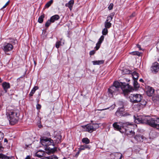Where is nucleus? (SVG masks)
<instances>
[{
  "label": "nucleus",
  "instance_id": "6",
  "mask_svg": "<svg viewBox=\"0 0 159 159\" xmlns=\"http://www.w3.org/2000/svg\"><path fill=\"white\" fill-rule=\"evenodd\" d=\"M156 121L157 120H155V119L151 118L149 117H145V119L144 120V123L145 124H147L150 126L154 128L156 124Z\"/></svg>",
  "mask_w": 159,
  "mask_h": 159
},
{
  "label": "nucleus",
  "instance_id": "51",
  "mask_svg": "<svg viewBox=\"0 0 159 159\" xmlns=\"http://www.w3.org/2000/svg\"><path fill=\"white\" fill-rule=\"evenodd\" d=\"M157 50L159 51V42L157 44Z\"/></svg>",
  "mask_w": 159,
  "mask_h": 159
},
{
  "label": "nucleus",
  "instance_id": "23",
  "mask_svg": "<svg viewBox=\"0 0 159 159\" xmlns=\"http://www.w3.org/2000/svg\"><path fill=\"white\" fill-rule=\"evenodd\" d=\"M104 61L103 60L93 61L92 63L93 65H100L103 63Z\"/></svg>",
  "mask_w": 159,
  "mask_h": 159
},
{
  "label": "nucleus",
  "instance_id": "63",
  "mask_svg": "<svg viewBox=\"0 0 159 159\" xmlns=\"http://www.w3.org/2000/svg\"><path fill=\"white\" fill-rule=\"evenodd\" d=\"M115 107V105H114V107H114V108Z\"/></svg>",
  "mask_w": 159,
  "mask_h": 159
},
{
  "label": "nucleus",
  "instance_id": "34",
  "mask_svg": "<svg viewBox=\"0 0 159 159\" xmlns=\"http://www.w3.org/2000/svg\"><path fill=\"white\" fill-rule=\"evenodd\" d=\"M100 124L98 123H92V124L93 125V127L94 129H95V131L99 127V124Z\"/></svg>",
  "mask_w": 159,
  "mask_h": 159
},
{
  "label": "nucleus",
  "instance_id": "48",
  "mask_svg": "<svg viewBox=\"0 0 159 159\" xmlns=\"http://www.w3.org/2000/svg\"><path fill=\"white\" fill-rule=\"evenodd\" d=\"M154 128L159 129V124H156Z\"/></svg>",
  "mask_w": 159,
  "mask_h": 159
},
{
  "label": "nucleus",
  "instance_id": "37",
  "mask_svg": "<svg viewBox=\"0 0 159 159\" xmlns=\"http://www.w3.org/2000/svg\"><path fill=\"white\" fill-rule=\"evenodd\" d=\"M115 157H117V159H121L122 157V155L120 153H117L115 156Z\"/></svg>",
  "mask_w": 159,
  "mask_h": 159
},
{
  "label": "nucleus",
  "instance_id": "4",
  "mask_svg": "<svg viewBox=\"0 0 159 159\" xmlns=\"http://www.w3.org/2000/svg\"><path fill=\"white\" fill-rule=\"evenodd\" d=\"M130 101L133 103L141 102L143 98L142 95L139 94H131L129 96Z\"/></svg>",
  "mask_w": 159,
  "mask_h": 159
},
{
  "label": "nucleus",
  "instance_id": "30",
  "mask_svg": "<svg viewBox=\"0 0 159 159\" xmlns=\"http://www.w3.org/2000/svg\"><path fill=\"white\" fill-rule=\"evenodd\" d=\"M130 54H132L134 55H137L138 56H140L141 54V52H139L138 51H134L133 52L130 53Z\"/></svg>",
  "mask_w": 159,
  "mask_h": 159
},
{
  "label": "nucleus",
  "instance_id": "46",
  "mask_svg": "<svg viewBox=\"0 0 159 159\" xmlns=\"http://www.w3.org/2000/svg\"><path fill=\"white\" fill-rule=\"evenodd\" d=\"M49 158L50 159H58L57 157L56 156H53L51 157H49Z\"/></svg>",
  "mask_w": 159,
  "mask_h": 159
},
{
  "label": "nucleus",
  "instance_id": "9",
  "mask_svg": "<svg viewBox=\"0 0 159 159\" xmlns=\"http://www.w3.org/2000/svg\"><path fill=\"white\" fill-rule=\"evenodd\" d=\"M82 127L85 129V131L89 133H92L95 131L94 129L93 125L92 124H89L86 125L82 126Z\"/></svg>",
  "mask_w": 159,
  "mask_h": 159
},
{
  "label": "nucleus",
  "instance_id": "60",
  "mask_svg": "<svg viewBox=\"0 0 159 159\" xmlns=\"http://www.w3.org/2000/svg\"><path fill=\"white\" fill-rule=\"evenodd\" d=\"M157 120H158V122H159V117H158V118H157Z\"/></svg>",
  "mask_w": 159,
  "mask_h": 159
},
{
  "label": "nucleus",
  "instance_id": "45",
  "mask_svg": "<svg viewBox=\"0 0 159 159\" xmlns=\"http://www.w3.org/2000/svg\"><path fill=\"white\" fill-rule=\"evenodd\" d=\"M136 15V14L135 12H134L130 16L131 18H132L134 17Z\"/></svg>",
  "mask_w": 159,
  "mask_h": 159
},
{
  "label": "nucleus",
  "instance_id": "44",
  "mask_svg": "<svg viewBox=\"0 0 159 159\" xmlns=\"http://www.w3.org/2000/svg\"><path fill=\"white\" fill-rule=\"evenodd\" d=\"M100 45H101L100 44H98V43H96V46L95 47V48H96V49L97 50H98L99 49V48L100 47Z\"/></svg>",
  "mask_w": 159,
  "mask_h": 159
},
{
  "label": "nucleus",
  "instance_id": "56",
  "mask_svg": "<svg viewBox=\"0 0 159 159\" xmlns=\"http://www.w3.org/2000/svg\"><path fill=\"white\" fill-rule=\"evenodd\" d=\"M108 109V108H105V109H101V110H100V111H103V110H106L107 109Z\"/></svg>",
  "mask_w": 159,
  "mask_h": 159
},
{
  "label": "nucleus",
  "instance_id": "21",
  "mask_svg": "<svg viewBox=\"0 0 159 159\" xmlns=\"http://www.w3.org/2000/svg\"><path fill=\"white\" fill-rule=\"evenodd\" d=\"M74 3V0H70V1L68 3H67L66 4V7H68L71 10V8L72 7V6L73 5Z\"/></svg>",
  "mask_w": 159,
  "mask_h": 159
},
{
  "label": "nucleus",
  "instance_id": "24",
  "mask_svg": "<svg viewBox=\"0 0 159 159\" xmlns=\"http://www.w3.org/2000/svg\"><path fill=\"white\" fill-rule=\"evenodd\" d=\"M114 13H111L110 15L108 16L106 21L110 22L112 19L113 17L114 16Z\"/></svg>",
  "mask_w": 159,
  "mask_h": 159
},
{
  "label": "nucleus",
  "instance_id": "35",
  "mask_svg": "<svg viewBox=\"0 0 159 159\" xmlns=\"http://www.w3.org/2000/svg\"><path fill=\"white\" fill-rule=\"evenodd\" d=\"M102 33L103 35H105L107 34L108 33L107 28H104L102 30Z\"/></svg>",
  "mask_w": 159,
  "mask_h": 159
},
{
  "label": "nucleus",
  "instance_id": "1",
  "mask_svg": "<svg viewBox=\"0 0 159 159\" xmlns=\"http://www.w3.org/2000/svg\"><path fill=\"white\" fill-rule=\"evenodd\" d=\"M121 86L120 87L119 82L118 81L114 82L113 85L108 89V95L111 98L113 97L114 95H116L120 92V90L122 89L124 96L127 97L129 93L132 91V87L128 84L121 82Z\"/></svg>",
  "mask_w": 159,
  "mask_h": 159
},
{
  "label": "nucleus",
  "instance_id": "57",
  "mask_svg": "<svg viewBox=\"0 0 159 159\" xmlns=\"http://www.w3.org/2000/svg\"><path fill=\"white\" fill-rule=\"evenodd\" d=\"M140 81H141V82H143V80L142 79H140L139 80Z\"/></svg>",
  "mask_w": 159,
  "mask_h": 159
},
{
  "label": "nucleus",
  "instance_id": "38",
  "mask_svg": "<svg viewBox=\"0 0 159 159\" xmlns=\"http://www.w3.org/2000/svg\"><path fill=\"white\" fill-rule=\"evenodd\" d=\"M51 22L52 21L50 19L48 20L45 24V26L47 27H48L50 25Z\"/></svg>",
  "mask_w": 159,
  "mask_h": 159
},
{
  "label": "nucleus",
  "instance_id": "11",
  "mask_svg": "<svg viewBox=\"0 0 159 159\" xmlns=\"http://www.w3.org/2000/svg\"><path fill=\"white\" fill-rule=\"evenodd\" d=\"M135 119V122L137 124L143 123L145 124L144 123V120L145 119V117L137 116L136 118L135 116H134Z\"/></svg>",
  "mask_w": 159,
  "mask_h": 159
},
{
  "label": "nucleus",
  "instance_id": "5",
  "mask_svg": "<svg viewBox=\"0 0 159 159\" xmlns=\"http://www.w3.org/2000/svg\"><path fill=\"white\" fill-rule=\"evenodd\" d=\"M124 131H121V133H125L129 138L134 137L135 132L130 129L129 126H126L125 129H124Z\"/></svg>",
  "mask_w": 159,
  "mask_h": 159
},
{
  "label": "nucleus",
  "instance_id": "12",
  "mask_svg": "<svg viewBox=\"0 0 159 159\" xmlns=\"http://www.w3.org/2000/svg\"><path fill=\"white\" fill-rule=\"evenodd\" d=\"M124 111V109L123 107L119 108L115 113L116 115L118 117L122 116Z\"/></svg>",
  "mask_w": 159,
  "mask_h": 159
},
{
  "label": "nucleus",
  "instance_id": "3",
  "mask_svg": "<svg viewBox=\"0 0 159 159\" xmlns=\"http://www.w3.org/2000/svg\"><path fill=\"white\" fill-rule=\"evenodd\" d=\"M40 142L42 145L46 146V148L52 152L57 151V148L54 147L53 140L50 138L43 137L41 138Z\"/></svg>",
  "mask_w": 159,
  "mask_h": 159
},
{
  "label": "nucleus",
  "instance_id": "64",
  "mask_svg": "<svg viewBox=\"0 0 159 159\" xmlns=\"http://www.w3.org/2000/svg\"><path fill=\"white\" fill-rule=\"evenodd\" d=\"M91 122H93V121H91Z\"/></svg>",
  "mask_w": 159,
  "mask_h": 159
},
{
  "label": "nucleus",
  "instance_id": "39",
  "mask_svg": "<svg viewBox=\"0 0 159 159\" xmlns=\"http://www.w3.org/2000/svg\"><path fill=\"white\" fill-rule=\"evenodd\" d=\"M113 4L112 3H111L108 7V9L109 10H111L113 9Z\"/></svg>",
  "mask_w": 159,
  "mask_h": 159
},
{
  "label": "nucleus",
  "instance_id": "62",
  "mask_svg": "<svg viewBox=\"0 0 159 159\" xmlns=\"http://www.w3.org/2000/svg\"><path fill=\"white\" fill-rule=\"evenodd\" d=\"M0 145H1V143L0 141Z\"/></svg>",
  "mask_w": 159,
  "mask_h": 159
},
{
  "label": "nucleus",
  "instance_id": "52",
  "mask_svg": "<svg viewBox=\"0 0 159 159\" xmlns=\"http://www.w3.org/2000/svg\"><path fill=\"white\" fill-rule=\"evenodd\" d=\"M3 149V148L1 145H0V152L2 151Z\"/></svg>",
  "mask_w": 159,
  "mask_h": 159
},
{
  "label": "nucleus",
  "instance_id": "55",
  "mask_svg": "<svg viewBox=\"0 0 159 159\" xmlns=\"http://www.w3.org/2000/svg\"><path fill=\"white\" fill-rule=\"evenodd\" d=\"M143 104H142V103H141V105H142L143 106L145 105L146 104V102H144Z\"/></svg>",
  "mask_w": 159,
  "mask_h": 159
},
{
  "label": "nucleus",
  "instance_id": "15",
  "mask_svg": "<svg viewBox=\"0 0 159 159\" xmlns=\"http://www.w3.org/2000/svg\"><path fill=\"white\" fill-rule=\"evenodd\" d=\"M2 86L5 93L7 92V89L10 87V84L9 83L5 82L2 84Z\"/></svg>",
  "mask_w": 159,
  "mask_h": 159
},
{
  "label": "nucleus",
  "instance_id": "29",
  "mask_svg": "<svg viewBox=\"0 0 159 159\" xmlns=\"http://www.w3.org/2000/svg\"><path fill=\"white\" fill-rule=\"evenodd\" d=\"M53 2V0H51L48 2L45 5V7L46 8H48L51 5L52 3Z\"/></svg>",
  "mask_w": 159,
  "mask_h": 159
},
{
  "label": "nucleus",
  "instance_id": "32",
  "mask_svg": "<svg viewBox=\"0 0 159 159\" xmlns=\"http://www.w3.org/2000/svg\"><path fill=\"white\" fill-rule=\"evenodd\" d=\"M104 36L103 35L101 36L97 43H98V44L101 45L104 40Z\"/></svg>",
  "mask_w": 159,
  "mask_h": 159
},
{
  "label": "nucleus",
  "instance_id": "10",
  "mask_svg": "<svg viewBox=\"0 0 159 159\" xmlns=\"http://www.w3.org/2000/svg\"><path fill=\"white\" fill-rule=\"evenodd\" d=\"M159 64L156 62L152 64L151 67V70L154 73H157L159 70Z\"/></svg>",
  "mask_w": 159,
  "mask_h": 159
},
{
  "label": "nucleus",
  "instance_id": "54",
  "mask_svg": "<svg viewBox=\"0 0 159 159\" xmlns=\"http://www.w3.org/2000/svg\"><path fill=\"white\" fill-rule=\"evenodd\" d=\"M4 142H7V143L8 142V140H7V139H4Z\"/></svg>",
  "mask_w": 159,
  "mask_h": 159
},
{
  "label": "nucleus",
  "instance_id": "25",
  "mask_svg": "<svg viewBox=\"0 0 159 159\" xmlns=\"http://www.w3.org/2000/svg\"><path fill=\"white\" fill-rule=\"evenodd\" d=\"M38 87L37 86H35L31 90V92L29 94V95L30 96H33L34 93H35L36 90L38 89Z\"/></svg>",
  "mask_w": 159,
  "mask_h": 159
},
{
  "label": "nucleus",
  "instance_id": "26",
  "mask_svg": "<svg viewBox=\"0 0 159 159\" xmlns=\"http://www.w3.org/2000/svg\"><path fill=\"white\" fill-rule=\"evenodd\" d=\"M104 24L105 28L107 29L110 28L111 26V23L110 22L107 21H105Z\"/></svg>",
  "mask_w": 159,
  "mask_h": 159
},
{
  "label": "nucleus",
  "instance_id": "17",
  "mask_svg": "<svg viewBox=\"0 0 159 159\" xmlns=\"http://www.w3.org/2000/svg\"><path fill=\"white\" fill-rule=\"evenodd\" d=\"M91 148V146L87 144H84L83 145H81L80 147L79 148L80 149L82 150H84L86 149H90Z\"/></svg>",
  "mask_w": 159,
  "mask_h": 159
},
{
  "label": "nucleus",
  "instance_id": "8",
  "mask_svg": "<svg viewBox=\"0 0 159 159\" xmlns=\"http://www.w3.org/2000/svg\"><path fill=\"white\" fill-rule=\"evenodd\" d=\"M13 48V46L11 44L9 43H6L4 44L3 49L6 52L11 51Z\"/></svg>",
  "mask_w": 159,
  "mask_h": 159
},
{
  "label": "nucleus",
  "instance_id": "13",
  "mask_svg": "<svg viewBox=\"0 0 159 159\" xmlns=\"http://www.w3.org/2000/svg\"><path fill=\"white\" fill-rule=\"evenodd\" d=\"M62 136L60 133L57 134L54 138V141L55 143H59L61 142Z\"/></svg>",
  "mask_w": 159,
  "mask_h": 159
},
{
  "label": "nucleus",
  "instance_id": "61",
  "mask_svg": "<svg viewBox=\"0 0 159 159\" xmlns=\"http://www.w3.org/2000/svg\"><path fill=\"white\" fill-rule=\"evenodd\" d=\"M129 72L128 73L130 74V72H131V71H130V70H129Z\"/></svg>",
  "mask_w": 159,
  "mask_h": 159
},
{
  "label": "nucleus",
  "instance_id": "7",
  "mask_svg": "<svg viewBox=\"0 0 159 159\" xmlns=\"http://www.w3.org/2000/svg\"><path fill=\"white\" fill-rule=\"evenodd\" d=\"M124 124V123L121 122H115L112 125L115 129L119 131L121 133V131H124V129L125 128L123 126Z\"/></svg>",
  "mask_w": 159,
  "mask_h": 159
},
{
  "label": "nucleus",
  "instance_id": "47",
  "mask_svg": "<svg viewBox=\"0 0 159 159\" xmlns=\"http://www.w3.org/2000/svg\"><path fill=\"white\" fill-rule=\"evenodd\" d=\"M41 106L39 104H37L36 105V108L37 109L39 110L41 108Z\"/></svg>",
  "mask_w": 159,
  "mask_h": 159
},
{
  "label": "nucleus",
  "instance_id": "28",
  "mask_svg": "<svg viewBox=\"0 0 159 159\" xmlns=\"http://www.w3.org/2000/svg\"><path fill=\"white\" fill-rule=\"evenodd\" d=\"M44 17V14H43L39 18L38 22L40 23H42L43 21V19Z\"/></svg>",
  "mask_w": 159,
  "mask_h": 159
},
{
  "label": "nucleus",
  "instance_id": "42",
  "mask_svg": "<svg viewBox=\"0 0 159 159\" xmlns=\"http://www.w3.org/2000/svg\"><path fill=\"white\" fill-rule=\"evenodd\" d=\"M130 115V114L129 113H128V112L125 113V112H124V113L123 114V115L122 116H129Z\"/></svg>",
  "mask_w": 159,
  "mask_h": 159
},
{
  "label": "nucleus",
  "instance_id": "43",
  "mask_svg": "<svg viewBox=\"0 0 159 159\" xmlns=\"http://www.w3.org/2000/svg\"><path fill=\"white\" fill-rule=\"evenodd\" d=\"M95 52L94 50H92L90 52L89 54L91 56L94 55Z\"/></svg>",
  "mask_w": 159,
  "mask_h": 159
},
{
  "label": "nucleus",
  "instance_id": "50",
  "mask_svg": "<svg viewBox=\"0 0 159 159\" xmlns=\"http://www.w3.org/2000/svg\"><path fill=\"white\" fill-rule=\"evenodd\" d=\"M137 47L139 48V50H142V49L141 48V46L140 45H139V44H137Z\"/></svg>",
  "mask_w": 159,
  "mask_h": 159
},
{
  "label": "nucleus",
  "instance_id": "40",
  "mask_svg": "<svg viewBox=\"0 0 159 159\" xmlns=\"http://www.w3.org/2000/svg\"><path fill=\"white\" fill-rule=\"evenodd\" d=\"M81 150L79 148V151L76 152V154H75V157H77L79 154L80 153Z\"/></svg>",
  "mask_w": 159,
  "mask_h": 159
},
{
  "label": "nucleus",
  "instance_id": "59",
  "mask_svg": "<svg viewBox=\"0 0 159 159\" xmlns=\"http://www.w3.org/2000/svg\"><path fill=\"white\" fill-rule=\"evenodd\" d=\"M34 64L35 66L36 65V63L35 62V61H34Z\"/></svg>",
  "mask_w": 159,
  "mask_h": 159
},
{
  "label": "nucleus",
  "instance_id": "2",
  "mask_svg": "<svg viewBox=\"0 0 159 159\" xmlns=\"http://www.w3.org/2000/svg\"><path fill=\"white\" fill-rule=\"evenodd\" d=\"M6 115L11 125L17 123L18 121L20 116L19 111L16 108L11 109L7 108Z\"/></svg>",
  "mask_w": 159,
  "mask_h": 159
},
{
  "label": "nucleus",
  "instance_id": "16",
  "mask_svg": "<svg viewBox=\"0 0 159 159\" xmlns=\"http://www.w3.org/2000/svg\"><path fill=\"white\" fill-rule=\"evenodd\" d=\"M144 137L141 135H136L134 136V139L138 142L143 141Z\"/></svg>",
  "mask_w": 159,
  "mask_h": 159
},
{
  "label": "nucleus",
  "instance_id": "19",
  "mask_svg": "<svg viewBox=\"0 0 159 159\" xmlns=\"http://www.w3.org/2000/svg\"><path fill=\"white\" fill-rule=\"evenodd\" d=\"M44 154V151L41 150L38 151L36 152L35 154V156L39 157L40 158L43 157Z\"/></svg>",
  "mask_w": 159,
  "mask_h": 159
},
{
  "label": "nucleus",
  "instance_id": "53",
  "mask_svg": "<svg viewBox=\"0 0 159 159\" xmlns=\"http://www.w3.org/2000/svg\"><path fill=\"white\" fill-rule=\"evenodd\" d=\"M41 159H50V158H49V157H45L41 158Z\"/></svg>",
  "mask_w": 159,
  "mask_h": 159
},
{
  "label": "nucleus",
  "instance_id": "22",
  "mask_svg": "<svg viewBox=\"0 0 159 159\" xmlns=\"http://www.w3.org/2000/svg\"><path fill=\"white\" fill-rule=\"evenodd\" d=\"M132 76L134 81L137 80L139 77V75L138 73L136 72H134L132 74Z\"/></svg>",
  "mask_w": 159,
  "mask_h": 159
},
{
  "label": "nucleus",
  "instance_id": "58",
  "mask_svg": "<svg viewBox=\"0 0 159 159\" xmlns=\"http://www.w3.org/2000/svg\"><path fill=\"white\" fill-rule=\"evenodd\" d=\"M2 82V79L0 77V83H1Z\"/></svg>",
  "mask_w": 159,
  "mask_h": 159
},
{
  "label": "nucleus",
  "instance_id": "31",
  "mask_svg": "<svg viewBox=\"0 0 159 159\" xmlns=\"http://www.w3.org/2000/svg\"><path fill=\"white\" fill-rule=\"evenodd\" d=\"M153 101L157 103H159V96H157L153 98Z\"/></svg>",
  "mask_w": 159,
  "mask_h": 159
},
{
  "label": "nucleus",
  "instance_id": "33",
  "mask_svg": "<svg viewBox=\"0 0 159 159\" xmlns=\"http://www.w3.org/2000/svg\"><path fill=\"white\" fill-rule=\"evenodd\" d=\"M134 85L135 88L137 89L139 87V84L137 82V80L134 81Z\"/></svg>",
  "mask_w": 159,
  "mask_h": 159
},
{
  "label": "nucleus",
  "instance_id": "36",
  "mask_svg": "<svg viewBox=\"0 0 159 159\" xmlns=\"http://www.w3.org/2000/svg\"><path fill=\"white\" fill-rule=\"evenodd\" d=\"M62 40V39H61V40ZM61 45V41H57L56 44V47L58 48H59L60 46Z\"/></svg>",
  "mask_w": 159,
  "mask_h": 159
},
{
  "label": "nucleus",
  "instance_id": "14",
  "mask_svg": "<svg viewBox=\"0 0 159 159\" xmlns=\"http://www.w3.org/2000/svg\"><path fill=\"white\" fill-rule=\"evenodd\" d=\"M154 92V90L153 88L150 86L148 87L146 93L148 96H152L153 95Z\"/></svg>",
  "mask_w": 159,
  "mask_h": 159
},
{
  "label": "nucleus",
  "instance_id": "49",
  "mask_svg": "<svg viewBox=\"0 0 159 159\" xmlns=\"http://www.w3.org/2000/svg\"><path fill=\"white\" fill-rule=\"evenodd\" d=\"M9 1L7 2L6 3V4L2 8H5L6 7V6L9 4Z\"/></svg>",
  "mask_w": 159,
  "mask_h": 159
},
{
  "label": "nucleus",
  "instance_id": "41",
  "mask_svg": "<svg viewBox=\"0 0 159 159\" xmlns=\"http://www.w3.org/2000/svg\"><path fill=\"white\" fill-rule=\"evenodd\" d=\"M4 137V134L3 133L0 132V140L2 139Z\"/></svg>",
  "mask_w": 159,
  "mask_h": 159
},
{
  "label": "nucleus",
  "instance_id": "20",
  "mask_svg": "<svg viewBox=\"0 0 159 159\" xmlns=\"http://www.w3.org/2000/svg\"><path fill=\"white\" fill-rule=\"evenodd\" d=\"M0 158L3 159H15L14 157H7L1 153H0Z\"/></svg>",
  "mask_w": 159,
  "mask_h": 159
},
{
  "label": "nucleus",
  "instance_id": "18",
  "mask_svg": "<svg viewBox=\"0 0 159 159\" xmlns=\"http://www.w3.org/2000/svg\"><path fill=\"white\" fill-rule=\"evenodd\" d=\"M60 18L59 16L58 15H55L52 16L50 19V20L52 23L54 22L55 21L58 20Z\"/></svg>",
  "mask_w": 159,
  "mask_h": 159
},
{
  "label": "nucleus",
  "instance_id": "27",
  "mask_svg": "<svg viewBox=\"0 0 159 159\" xmlns=\"http://www.w3.org/2000/svg\"><path fill=\"white\" fill-rule=\"evenodd\" d=\"M82 142L83 143H85L86 144H88L90 143V140L87 138H83L82 139Z\"/></svg>",
  "mask_w": 159,
  "mask_h": 159
}]
</instances>
